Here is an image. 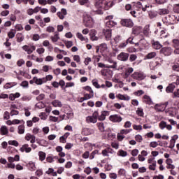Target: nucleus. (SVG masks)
<instances>
[{
    "instance_id": "obj_5",
    "label": "nucleus",
    "mask_w": 179,
    "mask_h": 179,
    "mask_svg": "<svg viewBox=\"0 0 179 179\" xmlns=\"http://www.w3.org/2000/svg\"><path fill=\"white\" fill-rule=\"evenodd\" d=\"M84 24L86 27H93V18L90 15L86 14L84 15Z\"/></svg>"
},
{
    "instance_id": "obj_52",
    "label": "nucleus",
    "mask_w": 179,
    "mask_h": 179,
    "mask_svg": "<svg viewBox=\"0 0 179 179\" xmlns=\"http://www.w3.org/2000/svg\"><path fill=\"white\" fill-rule=\"evenodd\" d=\"M24 113H25V116L26 117H30V115H31V113H30V108H29V107H26V108H24Z\"/></svg>"
},
{
    "instance_id": "obj_64",
    "label": "nucleus",
    "mask_w": 179,
    "mask_h": 179,
    "mask_svg": "<svg viewBox=\"0 0 179 179\" xmlns=\"http://www.w3.org/2000/svg\"><path fill=\"white\" fill-rule=\"evenodd\" d=\"M173 12H175V13H179V3L176 4L174 7H173Z\"/></svg>"
},
{
    "instance_id": "obj_37",
    "label": "nucleus",
    "mask_w": 179,
    "mask_h": 179,
    "mask_svg": "<svg viewBox=\"0 0 179 179\" xmlns=\"http://www.w3.org/2000/svg\"><path fill=\"white\" fill-rule=\"evenodd\" d=\"M141 29H142V28H141V27H134L133 28L132 33H133V34L138 35V34H139V33H141Z\"/></svg>"
},
{
    "instance_id": "obj_19",
    "label": "nucleus",
    "mask_w": 179,
    "mask_h": 179,
    "mask_svg": "<svg viewBox=\"0 0 179 179\" xmlns=\"http://www.w3.org/2000/svg\"><path fill=\"white\" fill-rule=\"evenodd\" d=\"M20 152L23 153L25 152L26 153H30L31 152V148L29 147V144H24L20 148Z\"/></svg>"
},
{
    "instance_id": "obj_44",
    "label": "nucleus",
    "mask_w": 179,
    "mask_h": 179,
    "mask_svg": "<svg viewBox=\"0 0 179 179\" xmlns=\"http://www.w3.org/2000/svg\"><path fill=\"white\" fill-rule=\"evenodd\" d=\"M118 156H121L122 157H125L127 156L128 153L127 151H124L122 150H120L117 152Z\"/></svg>"
},
{
    "instance_id": "obj_24",
    "label": "nucleus",
    "mask_w": 179,
    "mask_h": 179,
    "mask_svg": "<svg viewBox=\"0 0 179 179\" xmlns=\"http://www.w3.org/2000/svg\"><path fill=\"white\" fill-rule=\"evenodd\" d=\"M166 19L169 24H174L176 23V21H174L176 20V15H168Z\"/></svg>"
},
{
    "instance_id": "obj_40",
    "label": "nucleus",
    "mask_w": 179,
    "mask_h": 179,
    "mask_svg": "<svg viewBox=\"0 0 179 179\" xmlns=\"http://www.w3.org/2000/svg\"><path fill=\"white\" fill-rule=\"evenodd\" d=\"M97 65L99 68H115V66H109L108 64H105L103 63H98Z\"/></svg>"
},
{
    "instance_id": "obj_7",
    "label": "nucleus",
    "mask_w": 179,
    "mask_h": 179,
    "mask_svg": "<svg viewBox=\"0 0 179 179\" xmlns=\"http://www.w3.org/2000/svg\"><path fill=\"white\" fill-rule=\"evenodd\" d=\"M122 26L124 27H134V22L131 19H123L120 22Z\"/></svg>"
},
{
    "instance_id": "obj_26",
    "label": "nucleus",
    "mask_w": 179,
    "mask_h": 179,
    "mask_svg": "<svg viewBox=\"0 0 179 179\" xmlns=\"http://www.w3.org/2000/svg\"><path fill=\"white\" fill-rule=\"evenodd\" d=\"M143 103H145V104H148L150 106L151 104H153V101H152V99L150 96L148 95H144L143 99Z\"/></svg>"
},
{
    "instance_id": "obj_48",
    "label": "nucleus",
    "mask_w": 179,
    "mask_h": 179,
    "mask_svg": "<svg viewBox=\"0 0 179 179\" xmlns=\"http://www.w3.org/2000/svg\"><path fill=\"white\" fill-rule=\"evenodd\" d=\"M13 86H16L15 83H8L4 85V89H10V87H13Z\"/></svg>"
},
{
    "instance_id": "obj_32",
    "label": "nucleus",
    "mask_w": 179,
    "mask_h": 179,
    "mask_svg": "<svg viewBox=\"0 0 179 179\" xmlns=\"http://www.w3.org/2000/svg\"><path fill=\"white\" fill-rule=\"evenodd\" d=\"M152 47L155 50H160L163 45L159 41H155L152 43Z\"/></svg>"
},
{
    "instance_id": "obj_30",
    "label": "nucleus",
    "mask_w": 179,
    "mask_h": 179,
    "mask_svg": "<svg viewBox=\"0 0 179 179\" xmlns=\"http://www.w3.org/2000/svg\"><path fill=\"white\" fill-rule=\"evenodd\" d=\"M99 49L101 52H106V51L108 50V47L107 46L106 43H101L99 45Z\"/></svg>"
},
{
    "instance_id": "obj_10",
    "label": "nucleus",
    "mask_w": 179,
    "mask_h": 179,
    "mask_svg": "<svg viewBox=\"0 0 179 179\" xmlns=\"http://www.w3.org/2000/svg\"><path fill=\"white\" fill-rule=\"evenodd\" d=\"M109 120L111 121V122H121L122 121V117L117 114L111 115L109 117Z\"/></svg>"
},
{
    "instance_id": "obj_53",
    "label": "nucleus",
    "mask_w": 179,
    "mask_h": 179,
    "mask_svg": "<svg viewBox=\"0 0 179 179\" xmlns=\"http://www.w3.org/2000/svg\"><path fill=\"white\" fill-rule=\"evenodd\" d=\"M39 117L41 118V120H43V121H45V120H47V114L44 112H42L39 114Z\"/></svg>"
},
{
    "instance_id": "obj_6",
    "label": "nucleus",
    "mask_w": 179,
    "mask_h": 179,
    "mask_svg": "<svg viewBox=\"0 0 179 179\" xmlns=\"http://www.w3.org/2000/svg\"><path fill=\"white\" fill-rule=\"evenodd\" d=\"M160 54H163L165 57H169L171 54H173V48L171 47L162 48L160 50Z\"/></svg>"
},
{
    "instance_id": "obj_11",
    "label": "nucleus",
    "mask_w": 179,
    "mask_h": 179,
    "mask_svg": "<svg viewBox=\"0 0 179 179\" xmlns=\"http://www.w3.org/2000/svg\"><path fill=\"white\" fill-rule=\"evenodd\" d=\"M167 106H169V101H166L164 103L156 104L155 106V109L157 110V111H164Z\"/></svg>"
},
{
    "instance_id": "obj_61",
    "label": "nucleus",
    "mask_w": 179,
    "mask_h": 179,
    "mask_svg": "<svg viewBox=\"0 0 179 179\" xmlns=\"http://www.w3.org/2000/svg\"><path fill=\"white\" fill-rule=\"evenodd\" d=\"M157 146H159V143H157V142H156V141H152L150 143V148H157Z\"/></svg>"
},
{
    "instance_id": "obj_58",
    "label": "nucleus",
    "mask_w": 179,
    "mask_h": 179,
    "mask_svg": "<svg viewBox=\"0 0 179 179\" xmlns=\"http://www.w3.org/2000/svg\"><path fill=\"white\" fill-rule=\"evenodd\" d=\"M92 85L96 87V89H100V85H99V83L97 82L96 80H92Z\"/></svg>"
},
{
    "instance_id": "obj_41",
    "label": "nucleus",
    "mask_w": 179,
    "mask_h": 179,
    "mask_svg": "<svg viewBox=\"0 0 179 179\" xmlns=\"http://www.w3.org/2000/svg\"><path fill=\"white\" fill-rule=\"evenodd\" d=\"M17 43H22V41H23V40H24V36H23L22 34H17Z\"/></svg>"
},
{
    "instance_id": "obj_47",
    "label": "nucleus",
    "mask_w": 179,
    "mask_h": 179,
    "mask_svg": "<svg viewBox=\"0 0 179 179\" xmlns=\"http://www.w3.org/2000/svg\"><path fill=\"white\" fill-rule=\"evenodd\" d=\"M136 114H138V115L139 117H143L144 113H143V108H138L137 110H136Z\"/></svg>"
},
{
    "instance_id": "obj_20",
    "label": "nucleus",
    "mask_w": 179,
    "mask_h": 179,
    "mask_svg": "<svg viewBox=\"0 0 179 179\" xmlns=\"http://www.w3.org/2000/svg\"><path fill=\"white\" fill-rule=\"evenodd\" d=\"M33 81H34V83H36V85H41L45 83L44 81V78H38L37 77H34Z\"/></svg>"
},
{
    "instance_id": "obj_54",
    "label": "nucleus",
    "mask_w": 179,
    "mask_h": 179,
    "mask_svg": "<svg viewBox=\"0 0 179 179\" xmlns=\"http://www.w3.org/2000/svg\"><path fill=\"white\" fill-rule=\"evenodd\" d=\"M52 76L51 75H48L46 77L43 78L45 83H47L50 80H52Z\"/></svg>"
},
{
    "instance_id": "obj_45",
    "label": "nucleus",
    "mask_w": 179,
    "mask_h": 179,
    "mask_svg": "<svg viewBox=\"0 0 179 179\" xmlns=\"http://www.w3.org/2000/svg\"><path fill=\"white\" fill-rule=\"evenodd\" d=\"M125 174H127V171L124 169H120L118 171V176H120V177H125Z\"/></svg>"
},
{
    "instance_id": "obj_15",
    "label": "nucleus",
    "mask_w": 179,
    "mask_h": 179,
    "mask_svg": "<svg viewBox=\"0 0 179 179\" xmlns=\"http://www.w3.org/2000/svg\"><path fill=\"white\" fill-rule=\"evenodd\" d=\"M128 58H129V54L122 52L120 55H117V59L119 61H128Z\"/></svg>"
},
{
    "instance_id": "obj_8",
    "label": "nucleus",
    "mask_w": 179,
    "mask_h": 179,
    "mask_svg": "<svg viewBox=\"0 0 179 179\" xmlns=\"http://www.w3.org/2000/svg\"><path fill=\"white\" fill-rule=\"evenodd\" d=\"M148 164H150L148 166L149 170H152V171H155V170H156V166H157V162H156V160H155V157L149 158L148 160Z\"/></svg>"
},
{
    "instance_id": "obj_39",
    "label": "nucleus",
    "mask_w": 179,
    "mask_h": 179,
    "mask_svg": "<svg viewBox=\"0 0 179 179\" xmlns=\"http://www.w3.org/2000/svg\"><path fill=\"white\" fill-rule=\"evenodd\" d=\"M172 46L174 48H179V38H178V39H173V41H172Z\"/></svg>"
},
{
    "instance_id": "obj_27",
    "label": "nucleus",
    "mask_w": 179,
    "mask_h": 179,
    "mask_svg": "<svg viewBox=\"0 0 179 179\" xmlns=\"http://www.w3.org/2000/svg\"><path fill=\"white\" fill-rule=\"evenodd\" d=\"M176 89V85L174 83H171L169 85V86L166 89V93H173L174 92V90Z\"/></svg>"
},
{
    "instance_id": "obj_34",
    "label": "nucleus",
    "mask_w": 179,
    "mask_h": 179,
    "mask_svg": "<svg viewBox=\"0 0 179 179\" xmlns=\"http://www.w3.org/2000/svg\"><path fill=\"white\" fill-rule=\"evenodd\" d=\"M52 43H57L59 40V34L56 33L54 36L50 37Z\"/></svg>"
},
{
    "instance_id": "obj_4",
    "label": "nucleus",
    "mask_w": 179,
    "mask_h": 179,
    "mask_svg": "<svg viewBox=\"0 0 179 179\" xmlns=\"http://www.w3.org/2000/svg\"><path fill=\"white\" fill-rule=\"evenodd\" d=\"M113 15H108L106 17V27H108V29H111V27H114V26H117V22L113 20Z\"/></svg>"
},
{
    "instance_id": "obj_28",
    "label": "nucleus",
    "mask_w": 179,
    "mask_h": 179,
    "mask_svg": "<svg viewBox=\"0 0 179 179\" xmlns=\"http://www.w3.org/2000/svg\"><path fill=\"white\" fill-rule=\"evenodd\" d=\"M90 36L92 41H97V40H99V37L96 36V30H92Z\"/></svg>"
},
{
    "instance_id": "obj_55",
    "label": "nucleus",
    "mask_w": 179,
    "mask_h": 179,
    "mask_svg": "<svg viewBox=\"0 0 179 179\" xmlns=\"http://www.w3.org/2000/svg\"><path fill=\"white\" fill-rule=\"evenodd\" d=\"M16 34V32L13 31V29H11L8 33V36L9 37V38H13V37H15V35Z\"/></svg>"
},
{
    "instance_id": "obj_42",
    "label": "nucleus",
    "mask_w": 179,
    "mask_h": 179,
    "mask_svg": "<svg viewBox=\"0 0 179 179\" xmlns=\"http://www.w3.org/2000/svg\"><path fill=\"white\" fill-rule=\"evenodd\" d=\"M18 134L20 135H23V134H24V125L21 124L18 126Z\"/></svg>"
},
{
    "instance_id": "obj_18",
    "label": "nucleus",
    "mask_w": 179,
    "mask_h": 179,
    "mask_svg": "<svg viewBox=\"0 0 179 179\" xmlns=\"http://www.w3.org/2000/svg\"><path fill=\"white\" fill-rule=\"evenodd\" d=\"M108 115H110V112L103 110L101 112V115L98 116V120L99 121H104V120H106V117H108Z\"/></svg>"
},
{
    "instance_id": "obj_36",
    "label": "nucleus",
    "mask_w": 179,
    "mask_h": 179,
    "mask_svg": "<svg viewBox=\"0 0 179 179\" xmlns=\"http://www.w3.org/2000/svg\"><path fill=\"white\" fill-rule=\"evenodd\" d=\"M52 104L54 107H62V103H61V101L59 100H54L52 102Z\"/></svg>"
},
{
    "instance_id": "obj_63",
    "label": "nucleus",
    "mask_w": 179,
    "mask_h": 179,
    "mask_svg": "<svg viewBox=\"0 0 179 179\" xmlns=\"http://www.w3.org/2000/svg\"><path fill=\"white\" fill-rule=\"evenodd\" d=\"M127 52H136V48L134 47H130L127 48Z\"/></svg>"
},
{
    "instance_id": "obj_57",
    "label": "nucleus",
    "mask_w": 179,
    "mask_h": 179,
    "mask_svg": "<svg viewBox=\"0 0 179 179\" xmlns=\"http://www.w3.org/2000/svg\"><path fill=\"white\" fill-rule=\"evenodd\" d=\"M131 131H132V129H122L121 131H120V134H122V135H127V134H129V132H131Z\"/></svg>"
},
{
    "instance_id": "obj_1",
    "label": "nucleus",
    "mask_w": 179,
    "mask_h": 179,
    "mask_svg": "<svg viewBox=\"0 0 179 179\" xmlns=\"http://www.w3.org/2000/svg\"><path fill=\"white\" fill-rule=\"evenodd\" d=\"M114 5L111 0H98L95 3L94 12H96L98 15H103V9L107 10Z\"/></svg>"
},
{
    "instance_id": "obj_9",
    "label": "nucleus",
    "mask_w": 179,
    "mask_h": 179,
    "mask_svg": "<svg viewBox=\"0 0 179 179\" xmlns=\"http://www.w3.org/2000/svg\"><path fill=\"white\" fill-rule=\"evenodd\" d=\"M133 79H136V80H143L146 78V76L142 73L135 72L131 75Z\"/></svg>"
},
{
    "instance_id": "obj_49",
    "label": "nucleus",
    "mask_w": 179,
    "mask_h": 179,
    "mask_svg": "<svg viewBox=\"0 0 179 179\" xmlns=\"http://www.w3.org/2000/svg\"><path fill=\"white\" fill-rule=\"evenodd\" d=\"M29 170H31V171H34V170H36V164L33 162H30L29 163Z\"/></svg>"
},
{
    "instance_id": "obj_33",
    "label": "nucleus",
    "mask_w": 179,
    "mask_h": 179,
    "mask_svg": "<svg viewBox=\"0 0 179 179\" xmlns=\"http://www.w3.org/2000/svg\"><path fill=\"white\" fill-rule=\"evenodd\" d=\"M159 15H169L170 13V10L166 8H162L158 10Z\"/></svg>"
},
{
    "instance_id": "obj_3",
    "label": "nucleus",
    "mask_w": 179,
    "mask_h": 179,
    "mask_svg": "<svg viewBox=\"0 0 179 179\" xmlns=\"http://www.w3.org/2000/svg\"><path fill=\"white\" fill-rule=\"evenodd\" d=\"M97 118H99V112L95 111L92 115L86 117V122L87 124H96L97 122Z\"/></svg>"
},
{
    "instance_id": "obj_16",
    "label": "nucleus",
    "mask_w": 179,
    "mask_h": 179,
    "mask_svg": "<svg viewBox=\"0 0 179 179\" xmlns=\"http://www.w3.org/2000/svg\"><path fill=\"white\" fill-rule=\"evenodd\" d=\"M25 141H30L31 143H36V136L31 134H27L24 138Z\"/></svg>"
},
{
    "instance_id": "obj_29",
    "label": "nucleus",
    "mask_w": 179,
    "mask_h": 179,
    "mask_svg": "<svg viewBox=\"0 0 179 179\" xmlns=\"http://www.w3.org/2000/svg\"><path fill=\"white\" fill-rule=\"evenodd\" d=\"M8 127L6 126H1L0 129L1 135H8Z\"/></svg>"
},
{
    "instance_id": "obj_43",
    "label": "nucleus",
    "mask_w": 179,
    "mask_h": 179,
    "mask_svg": "<svg viewBox=\"0 0 179 179\" xmlns=\"http://www.w3.org/2000/svg\"><path fill=\"white\" fill-rule=\"evenodd\" d=\"M155 57H156V52H151L145 56V58H147V59H152V58H155Z\"/></svg>"
},
{
    "instance_id": "obj_46",
    "label": "nucleus",
    "mask_w": 179,
    "mask_h": 179,
    "mask_svg": "<svg viewBox=\"0 0 179 179\" xmlns=\"http://www.w3.org/2000/svg\"><path fill=\"white\" fill-rule=\"evenodd\" d=\"M94 97V94H85L84 99L85 100H90V99H93Z\"/></svg>"
},
{
    "instance_id": "obj_60",
    "label": "nucleus",
    "mask_w": 179,
    "mask_h": 179,
    "mask_svg": "<svg viewBox=\"0 0 179 179\" xmlns=\"http://www.w3.org/2000/svg\"><path fill=\"white\" fill-rule=\"evenodd\" d=\"M73 59L78 64H79V62H80V57L79 55H74L73 57Z\"/></svg>"
},
{
    "instance_id": "obj_17",
    "label": "nucleus",
    "mask_w": 179,
    "mask_h": 179,
    "mask_svg": "<svg viewBox=\"0 0 179 179\" xmlns=\"http://www.w3.org/2000/svg\"><path fill=\"white\" fill-rule=\"evenodd\" d=\"M106 62H108V64H108L109 66H115V67H108V68H110L112 69H117V62H115L111 58H108L106 59Z\"/></svg>"
},
{
    "instance_id": "obj_38",
    "label": "nucleus",
    "mask_w": 179,
    "mask_h": 179,
    "mask_svg": "<svg viewBox=\"0 0 179 179\" xmlns=\"http://www.w3.org/2000/svg\"><path fill=\"white\" fill-rule=\"evenodd\" d=\"M38 156H39V159L41 160V162H43V160H45V152H43V151H40L38 152Z\"/></svg>"
},
{
    "instance_id": "obj_56",
    "label": "nucleus",
    "mask_w": 179,
    "mask_h": 179,
    "mask_svg": "<svg viewBox=\"0 0 179 179\" xmlns=\"http://www.w3.org/2000/svg\"><path fill=\"white\" fill-rule=\"evenodd\" d=\"M136 58H138V56H136V55H134V54L130 55L129 56L130 62H134V61H135Z\"/></svg>"
},
{
    "instance_id": "obj_59",
    "label": "nucleus",
    "mask_w": 179,
    "mask_h": 179,
    "mask_svg": "<svg viewBox=\"0 0 179 179\" xmlns=\"http://www.w3.org/2000/svg\"><path fill=\"white\" fill-rule=\"evenodd\" d=\"M32 132L34 135H37V134H40V132H41V130H40L38 127H34Z\"/></svg>"
},
{
    "instance_id": "obj_35",
    "label": "nucleus",
    "mask_w": 179,
    "mask_h": 179,
    "mask_svg": "<svg viewBox=\"0 0 179 179\" xmlns=\"http://www.w3.org/2000/svg\"><path fill=\"white\" fill-rule=\"evenodd\" d=\"M150 25L148 24L144 27L143 33L145 36H149V32L150 31Z\"/></svg>"
},
{
    "instance_id": "obj_12",
    "label": "nucleus",
    "mask_w": 179,
    "mask_h": 179,
    "mask_svg": "<svg viewBox=\"0 0 179 179\" xmlns=\"http://www.w3.org/2000/svg\"><path fill=\"white\" fill-rule=\"evenodd\" d=\"M22 50H24V51H25L27 54L30 55L32 54L33 51L36 50V46L34 45H24L22 46Z\"/></svg>"
},
{
    "instance_id": "obj_22",
    "label": "nucleus",
    "mask_w": 179,
    "mask_h": 179,
    "mask_svg": "<svg viewBox=\"0 0 179 179\" xmlns=\"http://www.w3.org/2000/svg\"><path fill=\"white\" fill-rule=\"evenodd\" d=\"M117 99L119 100H124L125 101H129L131 100V97L128 95H122L121 94H118L116 95Z\"/></svg>"
},
{
    "instance_id": "obj_50",
    "label": "nucleus",
    "mask_w": 179,
    "mask_h": 179,
    "mask_svg": "<svg viewBox=\"0 0 179 179\" xmlns=\"http://www.w3.org/2000/svg\"><path fill=\"white\" fill-rule=\"evenodd\" d=\"M8 145H11L12 146L17 147V146H19V142H17L16 140L9 141Z\"/></svg>"
},
{
    "instance_id": "obj_23",
    "label": "nucleus",
    "mask_w": 179,
    "mask_h": 179,
    "mask_svg": "<svg viewBox=\"0 0 179 179\" xmlns=\"http://www.w3.org/2000/svg\"><path fill=\"white\" fill-rule=\"evenodd\" d=\"M76 37L78 39L80 40V41H85V43L89 41V38H87L86 36H83V34H82L80 32H78L76 34Z\"/></svg>"
},
{
    "instance_id": "obj_14",
    "label": "nucleus",
    "mask_w": 179,
    "mask_h": 179,
    "mask_svg": "<svg viewBox=\"0 0 179 179\" xmlns=\"http://www.w3.org/2000/svg\"><path fill=\"white\" fill-rule=\"evenodd\" d=\"M103 33L104 34L105 38L107 41H110L111 40V37L113 36L111 32V29H103Z\"/></svg>"
},
{
    "instance_id": "obj_62",
    "label": "nucleus",
    "mask_w": 179,
    "mask_h": 179,
    "mask_svg": "<svg viewBox=\"0 0 179 179\" xmlns=\"http://www.w3.org/2000/svg\"><path fill=\"white\" fill-rule=\"evenodd\" d=\"M135 139L137 142H142V141L143 140V138H142V136L139 134L136 135Z\"/></svg>"
},
{
    "instance_id": "obj_2",
    "label": "nucleus",
    "mask_w": 179,
    "mask_h": 179,
    "mask_svg": "<svg viewBox=\"0 0 179 179\" xmlns=\"http://www.w3.org/2000/svg\"><path fill=\"white\" fill-rule=\"evenodd\" d=\"M132 8L135 10H143V12H146V10H150L152 6H150V4H145L143 6L142 5V3L137 2V3H134Z\"/></svg>"
},
{
    "instance_id": "obj_25",
    "label": "nucleus",
    "mask_w": 179,
    "mask_h": 179,
    "mask_svg": "<svg viewBox=\"0 0 179 179\" xmlns=\"http://www.w3.org/2000/svg\"><path fill=\"white\" fill-rule=\"evenodd\" d=\"M93 132H94L93 129L85 127L83 129L82 134L85 136L92 135Z\"/></svg>"
},
{
    "instance_id": "obj_13",
    "label": "nucleus",
    "mask_w": 179,
    "mask_h": 179,
    "mask_svg": "<svg viewBox=\"0 0 179 179\" xmlns=\"http://www.w3.org/2000/svg\"><path fill=\"white\" fill-rule=\"evenodd\" d=\"M159 127L160 129H164V128H166L168 131H171V129H173V127L171 126V124H167V122H166L165 121H161Z\"/></svg>"
},
{
    "instance_id": "obj_31",
    "label": "nucleus",
    "mask_w": 179,
    "mask_h": 179,
    "mask_svg": "<svg viewBox=\"0 0 179 179\" xmlns=\"http://www.w3.org/2000/svg\"><path fill=\"white\" fill-rule=\"evenodd\" d=\"M132 72H134V68L132 67L127 68L125 71L124 78H128V76H129V75H131Z\"/></svg>"
},
{
    "instance_id": "obj_21",
    "label": "nucleus",
    "mask_w": 179,
    "mask_h": 179,
    "mask_svg": "<svg viewBox=\"0 0 179 179\" xmlns=\"http://www.w3.org/2000/svg\"><path fill=\"white\" fill-rule=\"evenodd\" d=\"M166 163L167 164V166L166 168L168 169H171L172 170H174V169H176V166H174L173 164V159H170V158H168L166 160Z\"/></svg>"
},
{
    "instance_id": "obj_51",
    "label": "nucleus",
    "mask_w": 179,
    "mask_h": 179,
    "mask_svg": "<svg viewBox=\"0 0 179 179\" xmlns=\"http://www.w3.org/2000/svg\"><path fill=\"white\" fill-rule=\"evenodd\" d=\"M84 90H86L87 92H89L91 94H94V92H93V90L90 86H85L84 87Z\"/></svg>"
}]
</instances>
